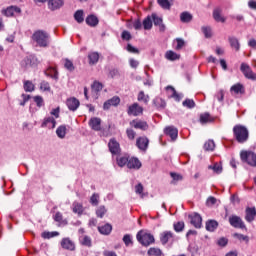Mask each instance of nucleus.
<instances>
[{
    "label": "nucleus",
    "mask_w": 256,
    "mask_h": 256,
    "mask_svg": "<svg viewBox=\"0 0 256 256\" xmlns=\"http://www.w3.org/2000/svg\"><path fill=\"white\" fill-rule=\"evenodd\" d=\"M233 133L238 143H247L249 140V130L247 127L238 124L233 127Z\"/></svg>",
    "instance_id": "f257e3e1"
},
{
    "label": "nucleus",
    "mask_w": 256,
    "mask_h": 256,
    "mask_svg": "<svg viewBox=\"0 0 256 256\" xmlns=\"http://www.w3.org/2000/svg\"><path fill=\"white\" fill-rule=\"evenodd\" d=\"M32 39L39 47H49V34L43 30L34 32Z\"/></svg>",
    "instance_id": "f03ea898"
},
{
    "label": "nucleus",
    "mask_w": 256,
    "mask_h": 256,
    "mask_svg": "<svg viewBox=\"0 0 256 256\" xmlns=\"http://www.w3.org/2000/svg\"><path fill=\"white\" fill-rule=\"evenodd\" d=\"M136 239L141 245H143V247H149V245H153V243H155V237L151 233H147L143 230H140L137 233Z\"/></svg>",
    "instance_id": "7ed1b4c3"
},
{
    "label": "nucleus",
    "mask_w": 256,
    "mask_h": 256,
    "mask_svg": "<svg viewBox=\"0 0 256 256\" xmlns=\"http://www.w3.org/2000/svg\"><path fill=\"white\" fill-rule=\"evenodd\" d=\"M241 160L248 163L251 167H256V154L255 152L242 151L240 153Z\"/></svg>",
    "instance_id": "20e7f679"
},
{
    "label": "nucleus",
    "mask_w": 256,
    "mask_h": 256,
    "mask_svg": "<svg viewBox=\"0 0 256 256\" xmlns=\"http://www.w3.org/2000/svg\"><path fill=\"white\" fill-rule=\"evenodd\" d=\"M229 223L235 229H247V226H245V222H243V219H241V217L237 215L230 216Z\"/></svg>",
    "instance_id": "39448f33"
},
{
    "label": "nucleus",
    "mask_w": 256,
    "mask_h": 256,
    "mask_svg": "<svg viewBox=\"0 0 256 256\" xmlns=\"http://www.w3.org/2000/svg\"><path fill=\"white\" fill-rule=\"evenodd\" d=\"M240 71L243 73L246 79H251L252 81L256 80V74L248 64L242 63L240 66Z\"/></svg>",
    "instance_id": "423d86ee"
},
{
    "label": "nucleus",
    "mask_w": 256,
    "mask_h": 256,
    "mask_svg": "<svg viewBox=\"0 0 256 256\" xmlns=\"http://www.w3.org/2000/svg\"><path fill=\"white\" fill-rule=\"evenodd\" d=\"M127 113L128 115L139 117V115H143V107H141L138 103H133L128 107Z\"/></svg>",
    "instance_id": "0eeeda50"
},
{
    "label": "nucleus",
    "mask_w": 256,
    "mask_h": 256,
    "mask_svg": "<svg viewBox=\"0 0 256 256\" xmlns=\"http://www.w3.org/2000/svg\"><path fill=\"white\" fill-rule=\"evenodd\" d=\"M109 151L112 155H119L121 153V146L115 138L110 139L108 143Z\"/></svg>",
    "instance_id": "6e6552de"
},
{
    "label": "nucleus",
    "mask_w": 256,
    "mask_h": 256,
    "mask_svg": "<svg viewBox=\"0 0 256 256\" xmlns=\"http://www.w3.org/2000/svg\"><path fill=\"white\" fill-rule=\"evenodd\" d=\"M190 223L196 229H201V225L203 223V218L198 213L190 214L189 215Z\"/></svg>",
    "instance_id": "1a4fd4ad"
},
{
    "label": "nucleus",
    "mask_w": 256,
    "mask_h": 256,
    "mask_svg": "<svg viewBox=\"0 0 256 256\" xmlns=\"http://www.w3.org/2000/svg\"><path fill=\"white\" fill-rule=\"evenodd\" d=\"M62 249L66 251H75V242L71 238H63L60 242Z\"/></svg>",
    "instance_id": "9d476101"
},
{
    "label": "nucleus",
    "mask_w": 256,
    "mask_h": 256,
    "mask_svg": "<svg viewBox=\"0 0 256 256\" xmlns=\"http://www.w3.org/2000/svg\"><path fill=\"white\" fill-rule=\"evenodd\" d=\"M130 125L131 127H134V129H140L141 131H147L149 129V124L141 120H132Z\"/></svg>",
    "instance_id": "9b49d317"
},
{
    "label": "nucleus",
    "mask_w": 256,
    "mask_h": 256,
    "mask_svg": "<svg viewBox=\"0 0 256 256\" xmlns=\"http://www.w3.org/2000/svg\"><path fill=\"white\" fill-rule=\"evenodd\" d=\"M88 125L93 131H101V118L92 117L89 120Z\"/></svg>",
    "instance_id": "f8f14e48"
},
{
    "label": "nucleus",
    "mask_w": 256,
    "mask_h": 256,
    "mask_svg": "<svg viewBox=\"0 0 256 256\" xmlns=\"http://www.w3.org/2000/svg\"><path fill=\"white\" fill-rule=\"evenodd\" d=\"M164 133L165 135H168L172 141H175L179 135V130H177V128L174 126H168L164 129Z\"/></svg>",
    "instance_id": "ddd939ff"
},
{
    "label": "nucleus",
    "mask_w": 256,
    "mask_h": 256,
    "mask_svg": "<svg viewBox=\"0 0 256 256\" xmlns=\"http://www.w3.org/2000/svg\"><path fill=\"white\" fill-rule=\"evenodd\" d=\"M119 103H121V99L117 96H114L104 103L103 109L108 110V109H111V107H117Z\"/></svg>",
    "instance_id": "4468645a"
},
{
    "label": "nucleus",
    "mask_w": 256,
    "mask_h": 256,
    "mask_svg": "<svg viewBox=\"0 0 256 256\" xmlns=\"http://www.w3.org/2000/svg\"><path fill=\"white\" fill-rule=\"evenodd\" d=\"M245 220L248 223H253V221H255V217H256V209L255 207H247L245 210Z\"/></svg>",
    "instance_id": "2eb2a0df"
},
{
    "label": "nucleus",
    "mask_w": 256,
    "mask_h": 256,
    "mask_svg": "<svg viewBox=\"0 0 256 256\" xmlns=\"http://www.w3.org/2000/svg\"><path fill=\"white\" fill-rule=\"evenodd\" d=\"M136 146L140 151H147V147H149V139L147 137H139L136 140Z\"/></svg>",
    "instance_id": "dca6fc26"
},
{
    "label": "nucleus",
    "mask_w": 256,
    "mask_h": 256,
    "mask_svg": "<svg viewBox=\"0 0 256 256\" xmlns=\"http://www.w3.org/2000/svg\"><path fill=\"white\" fill-rule=\"evenodd\" d=\"M48 9H50V11H57L58 9H61V7H63L64 2L63 0H48Z\"/></svg>",
    "instance_id": "f3484780"
},
{
    "label": "nucleus",
    "mask_w": 256,
    "mask_h": 256,
    "mask_svg": "<svg viewBox=\"0 0 256 256\" xmlns=\"http://www.w3.org/2000/svg\"><path fill=\"white\" fill-rule=\"evenodd\" d=\"M66 105L70 111H77V109H79V105H81V103L79 102V100L77 98L73 97V98L67 99Z\"/></svg>",
    "instance_id": "a211bd4d"
},
{
    "label": "nucleus",
    "mask_w": 256,
    "mask_h": 256,
    "mask_svg": "<svg viewBox=\"0 0 256 256\" xmlns=\"http://www.w3.org/2000/svg\"><path fill=\"white\" fill-rule=\"evenodd\" d=\"M175 237V234L171 231H164L160 234V241L162 245H167L171 239Z\"/></svg>",
    "instance_id": "6ab92c4d"
},
{
    "label": "nucleus",
    "mask_w": 256,
    "mask_h": 256,
    "mask_svg": "<svg viewBox=\"0 0 256 256\" xmlns=\"http://www.w3.org/2000/svg\"><path fill=\"white\" fill-rule=\"evenodd\" d=\"M15 13H21V8L17 6H10L5 10H2V14L5 15L6 17H13Z\"/></svg>",
    "instance_id": "aec40b11"
},
{
    "label": "nucleus",
    "mask_w": 256,
    "mask_h": 256,
    "mask_svg": "<svg viewBox=\"0 0 256 256\" xmlns=\"http://www.w3.org/2000/svg\"><path fill=\"white\" fill-rule=\"evenodd\" d=\"M153 19V23L156 27H159V31L163 32L165 31V24H163V18L157 16V14H152L151 15Z\"/></svg>",
    "instance_id": "412c9836"
},
{
    "label": "nucleus",
    "mask_w": 256,
    "mask_h": 256,
    "mask_svg": "<svg viewBox=\"0 0 256 256\" xmlns=\"http://www.w3.org/2000/svg\"><path fill=\"white\" fill-rule=\"evenodd\" d=\"M128 169H141V161H139L137 158L132 157L128 158Z\"/></svg>",
    "instance_id": "4be33fe9"
},
{
    "label": "nucleus",
    "mask_w": 256,
    "mask_h": 256,
    "mask_svg": "<svg viewBox=\"0 0 256 256\" xmlns=\"http://www.w3.org/2000/svg\"><path fill=\"white\" fill-rule=\"evenodd\" d=\"M56 125H57V121H55V118L47 117L44 119L41 127H48L49 129H55Z\"/></svg>",
    "instance_id": "5701e85b"
},
{
    "label": "nucleus",
    "mask_w": 256,
    "mask_h": 256,
    "mask_svg": "<svg viewBox=\"0 0 256 256\" xmlns=\"http://www.w3.org/2000/svg\"><path fill=\"white\" fill-rule=\"evenodd\" d=\"M72 211L73 213H76V215H83V211H85V208L83 207V204L79 202H73L72 204Z\"/></svg>",
    "instance_id": "b1692460"
},
{
    "label": "nucleus",
    "mask_w": 256,
    "mask_h": 256,
    "mask_svg": "<svg viewBox=\"0 0 256 256\" xmlns=\"http://www.w3.org/2000/svg\"><path fill=\"white\" fill-rule=\"evenodd\" d=\"M91 89H92V95H93V97H95V99H97V95H98L99 91H102V90H103V84H101V83L98 82V81H95V82L92 84Z\"/></svg>",
    "instance_id": "393cba45"
},
{
    "label": "nucleus",
    "mask_w": 256,
    "mask_h": 256,
    "mask_svg": "<svg viewBox=\"0 0 256 256\" xmlns=\"http://www.w3.org/2000/svg\"><path fill=\"white\" fill-rule=\"evenodd\" d=\"M228 41L230 43V47L235 49V51H239V49H241V44L239 43V39H237V37L230 36Z\"/></svg>",
    "instance_id": "a878e982"
},
{
    "label": "nucleus",
    "mask_w": 256,
    "mask_h": 256,
    "mask_svg": "<svg viewBox=\"0 0 256 256\" xmlns=\"http://www.w3.org/2000/svg\"><path fill=\"white\" fill-rule=\"evenodd\" d=\"M98 231L101 233V235H110L111 231H113V226H111V224H105L98 227Z\"/></svg>",
    "instance_id": "bb28decb"
},
{
    "label": "nucleus",
    "mask_w": 256,
    "mask_h": 256,
    "mask_svg": "<svg viewBox=\"0 0 256 256\" xmlns=\"http://www.w3.org/2000/svg\"><path fill=\"white\" fill-rule=\"evenodd\" d=\"M143 28L145 29V31H149L151 29H153V18L152 16H147L143 22H142Z\"/></svg>",
    "instance_id": "cd10ccee"
},
{
    "label": "nucleus",
    "mask_w": 256,
    "mask_h": 256,
    "mask_svg": "<svg viewBox=\"0 0 256 256\" xmlns=\"http://www.w3.org/2000/svg\"><path fill=\"white\" fill-rule=\"evenodd\" d=\"M116 163L118 165V167H127L128 163H129V156L124 155V156H118L116 158Z\"/></svg>",
    "instance_id": "c85d7f7f"
},
{
    "label": "nucleus",
    "mask_w": 256,
    "mask_h": 256,
    "mask_svg": "<svg viewBox=\"0 0 256 256\" xmlns=\"http://www.w3.org/2000/svg\"><path fill=\"white\" fill-rule=\"evenodd\" d=\"M89 65H97L99 63V52H91L88 54Z\"/></svg>",
    "instance_id": "c756f323"
},
{
    "label": "nucleus",
    "mask_w": 256,
    "mask_h": 256,
    "mask_svg": "<svg viewBox=\"0 0 256 256\" xmlns=\"http://www.w3.org/2000/svg\"><path fill=\"white\" fill-rule=\"evenodd\" d=\"M86 23L87 25H89L90 27H97V25H99V19L97 18V16L95 15H89L86 18Z\"/></svg>",
    "instance_id": "7c9ffc66"
},
{
    "label": "nucleus",
    "mask_w": 256,
    "mask_h": 256,
    "mask_svg": "<svg viewBox=\"0 0 256 256\" xmlns=\"http://www.w3.org/2000/svg\"><path fill=\"white\" fill-rule=\"evenodd\" d=\"M221 8H216L213 11V18L218 22V23H225V18L221 16Z\"/></svg>",
    "instance_id": "2f4dec72"
},
{
    "label": "nucleus",
    "mask_w": 256,
    "mask_h": 256,
    "mask_svg": "<svg viewBox=\"0 0 256 256\" xmlns=\"http://www.w3.org/2000/svg\"><path fill=\"white\" fill-rule=\"evenodd\" d=\"M218 227H219V222H217L216 220H209L206 222V230L207 231L213 232Z\"/></svg>",
    "instance_id": "473e14b6"
},
{
    "label": "nucleus",
    "mask_w": 256,
    "mask_h": 256,
    "mask_svg": "<svg viewBox=\"0 0 256 256\" xmlns=\"http://www.w3.org/2000/svg\"><path fill=\"white\" fill-rule=\"evenodd\" d=\"M180 21L182 23H191V21H193V15L189 12H182L180 14Z\"/></svg>",
    "instance_id": "72a5a7b5"
},
{
    "label": "nucleus",
    "mask_w": 256,
    "mask_h": 256,
    "mask_svg": "<svg viewBox=\"0 0 256 256\" xmlns=\"http://www.w3.org/2000/svg\"><path fill=\"white\" fill-rule=\"evenodd\" d=\"M57 137L59 139H65V135H67V126L61 125L56 130Z\"/></svg>",
    "instance_id": "f704fd0d"
},
{
    "label": "nucleus",
    "mask_w": 256,
    "mask_h": 256,
    "mask_svg": "<svg viewBox=\"0 0 256 256\" xmlns=\"http://www.w3.org/2000/svg\"><path fill=\"white\" fill-rule=\"evenodd\" d=\"M153 104L157 109H165L167 103H165V100L163 98L157 97L153 100Z\"/></svg>",
    "instance_id": "c9c22d12"
},
{
    "label": "nucleus",
    "mask_w": 256,
    "mask_h": 256,
    "mask_svg": "<svg viewBox=\"0 0 256 256\" xmlns=\"http://www.w3.org/2000/svg\"><path fill=\"white\" fill-rule=\"evenodd\" d=\"M231 93H236V95H239V93H244L245 89L243 88L241 83H237L235 85H233L230 88Z\"/></svg>",
    "instance_id": "e433bc0d"
},
{
    "label": "nucleus",
    "mask_w": 256,
    "mask_h": 256,
    "mask_svg": "<svg viewBox=\"0 0 256 256\" xmlns=\"http://www.w3.org/2000/svg\"><path fill=\"white\" fill-rule=\"evenodd\" d=\"M148 255L150 256H163V251L159 248L151 247L147 251Z\"/></svg>",
    "instance_id": "4c0bfd02"
},
{
    "label": "nucleus",
    "mask_w": 256,
    "mask_h": 256,
    "mask_svg": "<svg viewBox=\"0 0 256 256\" xmlns=\"http://www.w3.org/2000/svg\"><path fill=\"white\" fill-rule=\"evenodd\" d=\"M138 101L142 102L144 105H148V103H149V95H145L144 91H140L138 93Z\"/></svg>",
    "instance_id": "58836bf2"
},
{
    "label": "nucleus",
    "mask_w": 256,
    "mask_h": 256,
    "mask_svg": "<svg viewBox=\"0 0 256 256\" xmlns=\"http://www.w3.org/2000/svg\"><path fill=\"white\" fill-rule=\"evenodd\" d=\"M107 213V208L105 206H99L96 209V217H99L100 219H103L105 217V214Z\"/></svg>",
    "instance_id": "ea45409f"
},
{
    "label": "nucleus",
    "mask_w": 256,
    "mask_h": 256,
    "mask_svg": "<svg viewBox=\"0 0 256 256\" xmlns=\"http://www.w3.org/2000/svg\"><path fill=\"white\" fill-rule=\"evenodd\" d=\"M165 57L168 59V61H177V59H179V54L173 51H167Z\"/></svg>",
    "instance_id": "a19ab883"
},
{
    "label": "nucleus",
    "mask_w": 256,
    "mask_h": 256,
    "mask_svg": "<svg viewBox=\"0 0 256 256\" xmlns=\"http://www.w3.org/2000/svg\"><path fill=\"white\" fill-rule=\"evenodd\" d=\"M24 91H26L28 93L35 91V85L33 84V82H31L29 80L24 82Z\"/></svg>",
    "instance_id": "79ce46f5"
},
{
    "label": "nucleus",
    "mask_w": 256,
    "mask_h": 256,
    "mask_svg": "<svg viewBox=\"0 0 256 256\" xmlns=\"http://www.w3.org/2000/svg\"><path fill=\"white\" fill-rule=\"evenodd\" d=\"M173 227H174V231H176V233H181V231H183L185 229V222L179 221L177 223H174Z\"/></svg>",
    "instance_id": "37998d69"
},
{
    "label": "nucleus",
    "mask_w": 256,
    "mask_h": 256,
    "mask_svg": "<svg viewBox=\"0 0 256 256\" xmlns=\"http://www.w3.org/2000/svg\"><path fill=\"white\" fill-rule=\"evenodd\" d=\"M74 19L77 23H83V21H85V18H83V10H77L74 14Z\"/></svg>",
    "instance_id": "c03bdc74"
},
{
    "label": "nucleus",
    "mask_w": 256,
    "mask_h": 256,
    "mask_svg": "<svg viewBox=\"0 0 256 256\" xmlns=\"http://www.w3.org/2000/svg\"><path fill=\"white\" fill-rule=\"evenodd\" d=\"M45 74L47 77H51V79H58L57 70H55V68H48Z\"/></svg>",
    "instance_id": "a18cd8bd"
},
{
    "label": "nucleus",
    "mask_w": 256,
    "mask_h": 256,
    "mask_svg": "<svg viewBox=\"0 0 256 256\" xmlns=\"http://www.w3.org/2000/svg\"><path fill=\"white\" fill-rule=\"evenodd\" d=\"M54 221L60 223V225H67V221L63 220V214H61V212L55 214Z\"/></svg>",
    "instance_id": "49530a36"
},
{
    "label": "nucleus",
    "mask_w": 256,
    "mask_h": 256,
    "mask_svg": "<svg viewBox=\"0 0 256 256\" xmlns=\"http://www.w3.org/2000/svg\"><path fill=\"white\" fill-rule=\"evenodd\" d=\"M204 149H205V151H214V150H215V141H213V140H208V141L204 144Z\"/></svg>",
    "instance_id": "de8ad7c7"
},
{
    "label": "nucleus",
    "mask_w": 256,
    "mask_h": 256,
    "mask_svg": "<svg viewBox=\"0 0 256 256\" xmlns=\"http://www.w3.org/2000/svg\"><path fill=\"white\" fill-rule=\"evenodd\" d=\"M157 3L162 9H171V2H169V0H157Z\"/></svg>",
    "instance_id": "09e8293b"
},
{
    "label": "nucleus",
    "mask_w": 256,
    "mask_h": 256,
    "mask_svg": "<svg viewBox=\"0 0 256 256\" xmlns=\"http://www.w3.org/2000/svg\"><path fill=\"white\" fill-rule=\"evenodd\" d=\"M183 107H187V109H193L195 107V101L193 99H186L182 102Z\"/></svg>",
    "instance_id": "8fccbe9b"
},
{
    "label": "nucleus",
    "mask_w": 256,
    "mask_h": 256,
    "mask_svg": "<svg viewBox=\"0 0 256 256\" xmlns=\"http://www.w3.org/2000/svg\"><path fill=\"white\" fill-rule=\"evenodd\" d=\"M81 244L84 245V247H91L92 245L91 237L83 236L81 239Z\"/></svg>",
    "instance_id": "3c124183"
},
{
    "label": "nucleus",
    "mask_w": 256,
    "mask_h": 256,
    "mask_svg": "<svg viewBox=\"0 0 256 256\" xmlns=\"http://www.w3.org/2000/svg\"><path fill=\"white\" fill-rule=\"evenodd\" d=\"M90 203L94 207H97V205H99V194L94 193L90 198Z\"/></svg>",
    "instance_id": "603ef678"
},
{
    "label": "nucleus",
    "mask_w": 256,
    "mask_h": 256,
    "mask_svg": "<svg viewBox=\"0 0 256 256\" xmlns=\"http://www.w3.org/2000/svg\"><path fill=\"white\" fill-rule=\"evenodd\" d=\"M64 67L68 71H75V66L73 65V62L69 59H65Z\"/></svg>",
    "instance_id": "864d4df0"
},
{
    "label": "nucleus",
    "mask_w": 256,
    "mask_h": 256,
    "mask_svg": "<svg viewBox=\"0 0 256 256\" xmlns=\"http://www.w3.org/2000/svg\"><path fill=\"white\" fill-rule=\"evenodd\" d=\"M202 33L205 35L206 39H209L212 37L211 33V27L203 26L202 27Z\"/></svg>",
    "instance_id": "5fc2aeb1"
},
{
    "label": "nucleus",
    "mask_w": 256,
    "mask_h": 256,
    "mask_svg": "<svg viewBox=\"0 0 256 256\" xmlns=\"http://www.w3.org/2000/svg\"><path fill=\"white\" fill-rule=\"evenodd\" d=\"M126 134H127L128 139H130V141H133L135 139L136 135H137L135 130H133L131 128H128L126 130Z\"/></svg>",
    "instance_id": "6e6d98bb"
},
{
    "label": "nucleus",
    "mask_w": 256,
    "mask_h": 256,
    "mask_svg": "<svg viewBox=\"0 0 256 256\" xmlns=\"http://www.w3.org/2000/svg\"><path fill=\"white\" fill-rule=\"evenodd\" d=\"M211 121V115L209 113H204L200 115V122L201 123H209Z\"/></svg>",
    "instance_id": "4d7b16f0"
},
{
    "label": "nucleus",
    "mask_w": 256,
    "mask_h": 256,
    "mask_svg": "<svg viewBox=\"0 0 256 256\" xmlns=\"http://www.w3.org/2000/svg\"><path fill=\"white\" fill-rule=\"evenodd\" d=\"M234 237L239 241H245V243H249V236H245L243 234L235 233Z\"/></svg>",
    "instance_id": "13d9d810"
},
{
    "label": "nucleus",
    "mask_w": 256,
    "mask_h": 256,
    "mask_svg": "<svg viewBox=\"0 0 256 256\" xmlns=\"http://www.w3.org/2000/svg\"><path fill=\"white\" fill-rule=\"evenodd\" d=\"M123 242L126 245V247H129V245H133V240L131 239V235L125 234L123 237Z\"/></svg>",
    "instance_id": "bf43d9fd"
},
{
    "label": "nucleus",
    "mask_w": 256,
    "mask_h": 256,
    "mask_svg": "<svg viewBox=\"0 0 256 256\" xmlns=\"http://www.w3.org/2000/svg\"><path fill=\"white\" fill-rule=\"evenodd\" d=\"M40 89H41V91H51V86L49 85V82L42 81L40 83Z\"/></svg>",
    "instance_id": "052dcab7"
},
{
    "label": "nucleus",
    "mask_w": 256,
    "mask_h": 256,
    "mask_svg": "<svg viewBox=\"0 0 256 256\" xmlns=\"http://www.w3.org/2000/svg\"><path fill=\"white\" fill-rule=\"evenodd\" d=\"M209 169H213L214 173H217L219 175V173L223 172V166L219 165V164H214V166H209Z\"/></svg>",
    "instance_id": "680f3d73"
},
{
    "label": "nucleus",
    "mask_w": 256,
    "mask_h": 256,
    "mask_svg": "<svg viewBox=\"0 0 256 256\" xmlns=\"http://www.w3.org/2000/svg\"><path fill=\"white\" fill-rule=\"evenodd\" d=\"M215 203H217V198H215L213 196L208 197V199L206 201L207 207H213V205H215Z\"/></svg>",
    "instance_id": "e2e57ef3"
},
{
    "label": "nucleus",
    "mask_w": 256,
    "mask_h": 256,
    "mask_svg": "<svg viewBox=\"0 0 256 256\" xmlns=\"http://www.w3.org/2000/svg\"><path fill=\"white\" fill-rule=\"evenodd\" d=\"M34 102L36 103L37 107H43V105H44L43 97H41V96H35Z\"/></svg>",
    "instance_id": "0e129e2a"
},
{
    "label": "nucleus",
    "mask_w": 256,
    "mask_h": 256,
    "mask_svg": "<svg viewBox=\"0 0 256 256\" xmlns=\"http://www.w3.org/2000/svg\"><path fill=\"white\" fill-rule=\"evenodd\" d=\"M127 51L129 52V53H134V54H136V55H139V49H137V48H135L133 45H131V44H128L127 45Z\"/></svg>",
    "instance_id": "69168bd1"
},
{
    "label": "nucleus",
    "mask_w": 256,
    "mask_h": 256,
    "mask_svg": "<svg viewBox=\"0 0 256 256\" xmlns=\"http://www.w3.org/2000/svg\"><path fill=\"white\" fill-rule=\"evenodd\" d=\"M121 37H122V39H124V41H131V33L127 30H124L122 32Z\"/></svg>",
    "instance_id": "338daca9"
},
{
    "label": "nucleus",
    "mask_w": 256,
    "mask_h": 256,
    "mask_svg": "<svg viewBox=\"0 0 256 256\" xmlns=\"http://www.w3.org/2000/svg\"><path fill=\"white\" fill-rule=\"evenodd\" d=\"M133 27L136 31H139L142 29L143 27V24L141 23V20H135L134 23H133Z\"/></svg>",
    "instance_id": "774afa93"
}]
</instances>
